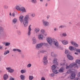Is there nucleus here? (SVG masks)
<instances>
[{
  "mask_svg": "<svg viewBox=\"0 0 80 80\" xmlns=\"http://www.w3.org/2000/svg\"><path fill=\"white\" fill-rule=\"evenodd\" d=\"M29 16L30 15L28 14L26 15L23 19V18L24 16L23 15L20 16L19 18L20 22L21 23H22L23 22V24L25 27H27V26H28V20L30 19Z\"/></svg>",
  "mask_w": 80,
  "mask_h": 80,
  "instance_id": "obj_1",
  "label": "nucleus"
},
{
  "mask_svg": "<svg viewBox=\"0 0 80 80\" xmlns=\"http://www.w3.org/2000/svg\"><path fill=\"white\" fill-rule=\"evenodd\" d=\"M74 66H75V67H76L77 68H78V66L77 64V63L75 62H73L69 66H66V69H68V68H73Z\"/></svg>",
  "mask_w": 80,
  "mask_h": 80,
  "instance_id": "obj_2",
  "label": "nucleus"
},
{
  "mask_svg": "<svg viewBox=\"0 0 80 80\" xmlns=\"http://www.w3.org/2000/svg\"><path fill=\"white\" fill-rule=\"evenodd\" d=\"M54 39L55 38H54L52 39L51 38H48L47 39V40L50 45V46H52V44H53V41Z\"/></svg>",
  "mask_w": 80,
  "mask_h": 80,
  "instance_id": "obj_3",
  "label": "nucleus"
},
{
  "mask_svg": "<svg viewBox=\"0 0 80 80\" xmlns=\"http://www.w3.org/2000/svg\"><path fill=\"white\" fill-rule=\"evenodd\" d=\"M52 43L56 47H57V48H59V46H58V42L56 39H54V40L53 41Z\"/></svg>",
  "mask_w": 80,
  "mask_h": 80,
  "instance_id": "obj_4",
  "label": "nucleus"
},
{
  "mask_svg": "<svg viewBox=\"0 0 80 80\" xmlns=\"http://www.w3.org/2000/svg\"><path fill=\"white\" fill-rule=\"evenodd\" d=\"M42 62L44 65H47V63L48 62V61H47V57L46 56H45L43 58Z\"/></svg>",
  "mask_w": 80,
  "mask_h": 80,
  "instance_id": "obj_5",
  "label": "nucleus"
},
{
  "mask_svg": "<svg viewBox=\"0 0 80 80\" xmlns=\"http://www.w3.org/2000/svg\"><path fill=\"white\" fill-rule=\"evenodd\" d=\"M6 69L8 70V72H9V73H13L14 72V70L12 69V68L10 67L6 68Z\"/></svg>",
  "mask_w": 80,
  "mask_h": 80,
  "instance_id": "obj_6",
  "label": "nucleus"
},
{
  "mask_svg": "<svg viewBox=\"0 0 80 80\" xmlns=\"http://www.w3.org/2000/svg\"><path fill=\"white\" fill-rule=\"evenodd\" d=\"M42 46H43V43L41 42L36 45V48H41Z\"/></svg>",
  "mask_w": 80,
  "mask_h": 80,
  "instance_id": "obj_7",
  "label": "nucleus"
},
{
  "mask_svg": "<svg viewBox=\"0 0 80 80\" xmlns=\"http://www.w3.org/2000/svg\"><path fill=\"white\" fill-rule=\"evenodd\" d=\"M42 46H43V43L41 42L36 45V48H41Z\"/></svg>",
  "mask_w": 80,
  "mask_h": 80,
  "instance_id": "obj_8",
  "label": "nucleus"
},
{
  "mask_svg": "<svg viewBox=\"0 0 80 80\" xmlns=\"http://www.w3.org/2000/svg\"><path fill=\"white\" fill-rule=\"evenodd\" d=\"M43 24L44 26H45V27H47V26L49 25V22L47 21H43Z\"/></svg>",
  "mask_w": 80,
  "mask_h": 80,
  "instance_id": "obj_9",
  "label": "nucleus"
},
{
  "mask_svg": "<svg viewBox=\"0 0 80 80\" xmlns=\"http://www.w3.org/2000/svg\"><path fill=\"white\" fill-rule=\"evenodd\" d=\"M75 77V73L74 72H73L71 73V76H70V78L71 80L74 79Z\"/></svg>",
  "mask_w": 80,
  "mask_h": 80,
  "instance_id": "obj_10",
  "label": "nucleus"
},
{
  "mask_svg": "<svg viewBox=\"0 0 80 80\" xmlns=\"http://www.w3.org/2000/svg\"><path fill=\"white\" fill-rule=\"evenodd\" d=\"M67 57L69 60H73V58L72 56L70 55L69 54H68L67 55Z\"/></svg>",
  "mask_w": 80,
  "mask_h": 80,
  "instance_id": "obj_11",
  "label": "nucleus"
},
{
  "mask_svg": "<svg viewBox=\"0 0 80 80\" xmlns=\"http://www.w3.org/2000/svg\"><path fill=\"white\" fill-rule=\"evenodd\" d=\"M8 78V76L7 74H5L3 76V79L4 80H7Z\"/></svg>",
  "mask_w": 80,
  "mask_h": 80,
  "instance_id": "obj_12",
  "label": "nucleus"
},
{
  "mask_svg": "<svg viewBox=\"0 0 80 80\" xmlns=\"http://www.w3.org/2000/svg\"><path fill=\"white\" fill-rule=\"evenodd\" d=\"M31 26V25H30L28 27V35L29 36L30 35V33L31 32V30H32V29L31 28H30V27Z\"/></svg>",
  "mask_w": 80,
  "mask_h": 80,
  "instance_id": "obj_13",
  "label": "nucleus"
},
{
  "mask_svg": "<svg viewBox=\"0 0 80 80\" xmlns=\"http://www.w3.org/2000/svg\"><path fill=\"white\" fill-rule=\"evenodd\" d=\"M17 22V18H14L12 20V23H13L14 24H16Z\"/></svg>",
  "mask_w": 80,
  "mask_h": 80,
  "instance_id": "obj_14",
  "label": "nucleus"
},
{
  "mask_svg": "<svg viewBox=\"0 0 80 80\" xmlns=\"http://www.w3.org/2000/svg\"><path fill=\"white\" fill-rule=\"evenodd\" d=\"M65 69V68L63 67H62L59 70V72L60 73H63L64 72V70Z\"/></svg>",
  "mask_w": 80,
  "mask_h": 80,
  "instance_id": "obj_15",
  "label": "nucleus"
},
{
  "mask_svg": "<svg viewBox=\"0 0 80 80\" xmlns=\"http://www.w3.org/2000/svg\"><path fill=\"white\" fill-rule=\"evenodd\" d=\"M53 62L54 64L56 65H58V62H57V59L56 58H55L53 59Z\"/></svg>",
  "mask_w": 80,
  "mask_h": 80,
  "instance_id": "obj_16",
  "label": "nucleus"
},
{
  "mask_svg": "<svg viewBox=\"0 0 80 80\" xmlns=\"http://www.w3.org/2000/svg\"><path fill=\"white\" fill-rule=\"evenodd\" d=\"M13 52H15L16 51L17 52H19V53L22 52V51L21 50L19 49H13Z\"/></svg>",
  "mask_w": 80,
  "mask_h": 80,
  "instance_id": "obj_17",
  "label": "nucleus"
},
{
  "mask_svg": "<svg viewBox=\"0 0 80 80\" xmlns=\"http://www.w3.org/2000/svg\"><path fill=\"white\" fill-rule=\"evenodd\" d=\"M32 40L33 42V44H35V43H37V40H36V38H33L32 39Z\"/></svg>",
  "mask_w": 80,
  "mask_h": 80,
  "instance_id": "obj_18",
  "label": "nucleus"
},
{
  "mask_svg": "<svg viewBox=\"0 0 80 80\" xmlns=\"http://www.w3.org/2000/svg\"><path fill=\"white\" fill-rule=\"evenodd\" d=\"M20 78L22 80H24L25 79V76L24 75H21L20 76Z\"/></svg>",
  "mask_w": 80,
  "mask_h": 80,
  "instance_id": "obj_19",
  "label": "nucleus"
},
{
  "mask_svg": "<svg viewBox=\"0 0 80 80\" xmlns=\"http://www.w3.org/2000/svg\"><path fill=\"white\" fill-rule=\"evenodd\" d=\"M52 72L55 74H57L58 73V70L57 69H53L52 70Z\"/></svg>",
  "mask_w": 80,
  "mask_h": 80,
  "instance_id": "obj_20",
  "label": "nucleus"
},
{
  "mask_svg": "<svg viewBox=\"0 0 80 80\" xmlns=\"http://www.w3.org/2000/svg\"><path fill=\"white\" fill-rule=\"evenodd\" d=\"M7 36V34L5 32H4V29H3V32L2 33V37L3 38Z\"/></svg>",
  "mask_w": 80,
  "mask_h": 80,
  "instance_id": "obj_21",
  "label": "nucleus"
},
{
  "mask_svg": "<svg viewBox=\"0 0 80 80\" xmlns=\"http://www.w3.org/2000/svg\"><path fill=\"white\" fill-rule=\"evenodd\" d=\"M62 43L63 45H67L68 44V41L66 40H64L62 41Z\"/></svg>",
  "mask_w": 80,
  "mask_h": 80,
  "instance_id": "obj_22",
  "label": "nucleus"
},
{
  "mask_svg": "<svg viewBox=\"0 0 80 80\" xmlns=\"http://www.w3.org/2000/svg\"><path fill=\"white\" fill-rule=\"evenodd\" d=\"M3 32V28L0 27V35Z\"/></svg>",
  "mask_w": 80,
  "mask_h": 80,
  "instance_id": "obj_23",
  "label": "nucleus"
},
{
  "mask_svg": "<svg viewBox=\"0 0 80 80\" xmlns=\"http://www.w3.org/2000/svg\"><path fill=\"white\" fill-rule=\"evenodd\" d=\"M43 38V36L42 34H40L39 35L38 38L40 40H42Z\"/></svg>",
  "mask_w": 80,
  "mask_h": 80,
  "instance_id": "obj_24",
  "label": "nucleus"
},
{
  "mask_svg": "<svg viewBox=\"0 0 80 80\" xmlns=\"http://www.w3.org/2000/svg\"><path fill=\"white\" fill-rule=\"evenodd\" d=\"M57 66L55 65H53L52 66V68L51 69L52 70H55V69Z\"/></svg>",
  "mask_w": 80,
  "mask_h": 80,
  "instance_id": "obj_25",
  "label": "nucleus"
},
{
  "mask_svg": "<svg viewBox=\"0 0 80 80\" xmlns=\"http://www.w3.org/2000/svg\"><path fill=\"white\" fill-rule=\"evenodd\" d=\"M35 30L36 33H37L38 32H40V29L38 28H35Z\"/></svg>",
  "mask_w": 80,
  "mask_h": 80,
  "instance_id": "obj_26",
  "label": "nucleus"
},
{
  "mask_svg": "<svg viewBox=\"0 0 80 80\" xmlns=\"http://www.w3.org/2000/svg\"><path fill=\"white\" fill-rule=\"evenodd\" d=\"M30 2H31V3H34V4L37 3V0H31Z\"/></svg>",
  "mask_w": 80,
  "mask_h": 80,
  "instance_id": "obj_27",
  "label": "nucleus"
},
{
  "mask_svg": "<svg viewBox=\"0 0 80 80\" xmlns=\"http://www.w3.org/2000/svg\"><path fill=\"white\" fill-rule=\"evenodd\" d=\"M21 10L20 11H22V12H26L25 11V8L23 7H22L20 8Z\"/></svg>",
  "mask_w": 80,
  "mask_h": 80,
  "instance_id": "obj_28",
  "label": "nucleus"
},
{
  "mask_svg": "<svg viewBox=\"0 0 80 80\" xmlns=\"http://www.w3.org/2000/svg\"><path fill=\"white\" fill-rule=\"evenodd\" d=\"M51 57H52L53 58L55 57H56V55L55 54V53L53 52H52L51 53Z\"/></svg>",
  "mask_w": 80,
  "mask_h": 80,
  "instance_id": "obj_29",
  "label": "nucleus"
},
{
  "mask_svg": "<svg viewBox=\"0 0 80 80\" xmlns=\"http://www.w3.org/2000/svg\"><path fill=\"white\" fill-rule=\"evenodd\" d=\"M10 53V51L8 50H6L4 52V55H6L7 54H8V53Z\"/></svg>",
  "mask_w": 80,
  "mask_h": 80,
  "instance_id": "obj_30",
  "label": "nucleus"
},
{
  "mask_svg": "<svg viewBox=\"0 0 80 80\" xmlns=\"http://www.w3.org/2000/svg\"><path fill=\"white\" fill-rule=\"evenodd\" d=\"M30 16L32 18H33L35 17V14L34 13H31L30 14Z\"/></svg>",
  "mask_w": 80,
  "mask_h": 80,
  "instance_id": "obj_31",
  "label": "nucleus"
},
{
  "mask_svg": "<svg viewBox=\"0 0 80 80\" xmlns=\"http://www.w3.org/2000/svg\"><path fill=\"white\" fill-rule=\"evenodd\" d=\"M3 8L4 9H8V6L6 5H3Z\"/></svg>",
  "mask_w": 80,
  "mask_h": 80,
  "instance_id": "obj_32",
  "label": "nucleus"
},
{
  "mask_svg": "<svg viewBox=\"0 0 80 80\" xmlns=\"http://www.w3.org/2000/svg\"><path fill=\"white\" fill-rule=\"evenodd\" d=\"M69 48L70 50H74V48L72 46H69Z\"/></svg>",
  "mask_w": 80,
  "mask_h": 80,
  "instance_id": "obj_33",
  "label": "nucleus"
},
{
  "mask_svg": "<svg viewBox=\"0 0 80 80\" xmlns=\"http://www.w3.org/2000/svg\"><path fill=\"white\" fill-rule=\"evenodd\" d=\"M45 52V51L44 50H42L41 51H39L38 52V54H40V53H44Z\"/></svg>",
  "mask_w": 80,
  "mask_h": 80,
  "instance_id": "obj_34",
  "label": "nucleus"
},
{
  "mask_svg": "<svg viewBox=\"0 0 80 80\" xmlns=\"http://www.w3.org/2000/svg\"><path fill=\"white\" fill-rule=\"evenodd\" d=\"M20 8L19 6H16V8L17 10H21V9L20 8Z\"/></svg>",
  "mask_w": 80,
  "mask_h": 80,
  "instance_id": "obj_35",
  "label": "nucleus"
},
{
  "mask_svg": "<svg viewBox=\"0 0 80 80\" xmlns=\"http://www.w3.org/2000/svg\"><path fill=\"white\" fill-rule=\"evenodd\" d=\"M29 80H32L33 79V77L32 76H29Z\"/></svg>",
  "mask_w": 80,
  "mask_h": 80,
  "instance_id": "obj_36",
  "label": "nucleus"
},
{
  "mask_svg": "<svg viewBox=\"0 0 80 80\" xmlns=\"http://www.w3.org/2000/svg\"><path fill=\"white\" fill-rule=\"evenodd\" d=\"M27 72V71L26 70H21V73H25Z\"/></svg>",
  "mask_w": 80,
  "mask_h": 80,
  "instance_id": "obj_37",
  "label": "nucleus"
},
{
  "mask_svg": "<svg viewBox=\"0 0 80 80\" xmlns=\"http://www.w3.org/2000/svg\"><path fill=\"white\" fill-rule=\"evenodd\" d=\"M42 45H43V46H48V44L47 42H43L42 43Z\"/></svg>",
  "mask_w": 80,
  "mask_h": 80,
  "instance_id": "obj_38",
  "label": "nucleus"
},
{
  "mask_svg": "<svg viewBox=\"0 0 80 80\" xmlns=\"http://www.w3.org/2000/svg\"><path fill=\"white\" fill-rule=\"evenodd\" d=\"M5 46H9V45H10V43L9 42H5Z\"/></svg>",
  "mask_w": 80,
  "mask_h": 80,
  "instance_id": "obj_39",
  "label": "nucleus"
},
{
  "mask_svg": "<svg viewBox=\"0 0 80 80\" xmlns=\"http://www.w3.org/2000/svg\"><path fill=\"white\" fill-rule=\"evenodd\" d=\"M62 36H63V37H67V33H66V32H63L62 33Z\"/></svg>",
  "mask_w": 80,
  "mask_h": 80,
  "instance_id": "obj_40",
  "label": "nucleus"
},
{
  "mask_svg": "<svg viewBox=\"0 0 80 80\" xmlns=\"http://www.w3.org/2000/svg\"><path fill=\"white\" fill-rule=\"evenodd\" d=\"M40 32L42 34H44L45 33V30L44 29H41Z\"/></svg>",
  "mask_w": 80,
  "mask_h": 80,
  "instance_id": "obj_41",
  "label": "nucleus"
},
{
  "mask_svg": "<svg viewBox=\"0 0 80 80\" xmlns=\"http://www.w3.org/2000/svg\"><path fill=\"white\" fill-rule=\"evenodd\" d=\"M76 63H78V64H80V60L77 59L76 60Z\"/></svg>",
  "mask_w": 80,
  "mask_h": 80,
  "instance_id": "obj_42",
  "label": "nucleus"
},
{
  "mask_svg": "<svg viewBox=\"0 0 80 80\" xmlns=\"http://www.w3.org/2000/svg\"><path fill=\"white\" fill-rule=\"evenodd\" d=\"M27 67L28 68H30V67H32V64L31 63H29L27 65Z\"/></svg>",
  "mask_w": 80,
  "mask_h": 80,
  "instance_id": "obj_43",
  "label": "nucleus"
},
{
  "mask_svg": "<svg viewBox=\"0 0 80 80\" xmlns=\"http://www.w3.org/2000/svg\"><path fill=\"white\" fill-rule=\"evenodd\" d=\"M17 32L18 34L19 35H21V32H20V31L18 30L17 31Z\"/></svg>",
  "mask_w": 80,
  "mask_h": 80,
  "instance_id": "obj_44",
  "label": "nucleus"
},
{
  "mask_svg": "<svg viewBox=\"0 0 80 80\" xmlns=\"http://www.w3.org/2000/svg\"><path fill=\"white\" fill-rule=\"evenodd\" d=\"M67 72L68 73H71L72 72V71L71 69H69L68 71H67Z\"/></svg>",
  "mask_w": 80,
  "mask_h": 80,
  "instance_id": "obj_45",
  "label": "nucleus"
},
{
  "mask_svg": "<svg viewBox=\"0 0 80 80\" xmlns=\"http://www.w3.org/2000/svg\"><path fill=\"white\" fill-rule=\"evenodd\" d=\"M9 80H15V78L10 76L9 78Z\"/></svg>",
  "mask_w": 80,
  "mask_h": 80,
  "instance_id": "obj_46",
  "label": "nucleus"
},
{
  "mask_svg": "<svg viewBox=\"0 0 80 80\" xmlns=\"http://www.w3.org/2000/svg\"><path fill=\"white\" fill-rule=\"evenodd\" d=\"M71 43L72 44V45H73V46H74V45H75V42L73 41L71 42Z\"/></svg>",
  "mask_w": 80,
  "mask_h": 80,
  "instance_id": "obj_47",
  "label": "nucleus"
},
{
  "mask_svg": "<svg viewBox=\"0 0 80 80\" xmlns=\"http://www.w3.org/2000/svg\"><path fill=\"white\" fill-rule=\"evenodd\" d=\"M65 26L63 25H61L59 26V28H64L65 27Z\"/></svg>",
  "mask_w": 80,
  "mask_h": 80,
  "instance_id": "obj_48",
  "label": "nucleus"
},
{
  "mask_svg": "<svg viewBox=\"0 0 80 80\" xmlns=\"http://www.w3.org/2000/svg\"><path fill=\"white\" fill-rule=\"evenodd\" d=\"M50 75L51 77H54V76H55V74H54V73H52L50 74Z\"/></svg>",
  "mask_w": 80,
  "mask_h": 80,
  "instance_id": "obj_49",
  "label": "nucleus"
},
{
  "mask_svg": "<svg viewBox=\"0 0 80 80\" xmlns=\"http://www.w3.org/2000/svg\"><path fill=\"white\" fill-rule=\"evenodd\" d=\"M75 47H78V45L77 44V43H75V44L74 45Z\"/></svg>",
  "mask_w": 80,
  "mask_h": 80,
  "instance_id": "obj_50",
  "label": "nucleus"
},
{
  "mask_svg": "<svg viewBox=\"0 0 80 80\" xmlns=\"http://www.w3.org/2000/svg\"><path fill=\"white\" fill-rule=\"evenodd\" d=\"M68 52H69L68 51V50H66L65 51V53H69Z\"/></svg>",
  "mask_w": 80,
  "mask_h": 80,
  "instance_id": "obj_51",
  "label": "nucleus"
},
{
  "mask_svg": "<svg viewBox=\"0 0 80 80\" xmlns=\"http://www.w3.org/2000/svg\"><path fill=\"white\" fill-rule=\"evenodd\" d=\"M76 51L77 52H79V53H80V49H76Z\"/></svg>",
  "mask_w": 80,
  "mask_h": 80,
  "instance_id": "obj_52",
  "label": "nucleus"
},
{
  "mask_svg": "<svg viewBox=\"0 0 80 80\" xmlns=\"http://www.w3.org/2000/svg\"><path fill=\"white\" fill-rule=\"evenodd\" d=\"M21 57L22 58H24L25 57V55H23V54H22Z\"/></svg>",
  "mask_w": 80,
  "mask_h": 80,
  "instance_id": "obj_53",
  "label": "nucleus"
},
{
  "mask_svg": "<svg viewBox=\"0 0 80 80\" xmlns=\"http://www.w3.org/2000/svg\"><path fill=\"white\" fill-rule=\"evenodd\" d=\"M15 14L14 12H13L12 14V17H15Z\"/></svg>",
  "mask_w": 80,
  "mask_h": 80,
  "instance_id": "obj_54",
  "label": "nucleus"
},
{
  "mask_svg": "<svg viewBox=\"0 0 80 80\" xmlns=\"http://www.w3.org/2000/svg\"><path fill=\"white\" fill-rule=\"evenodd\" d=\"M77 76L78 77H80V72H79L77 75Z\"/></svg>",
  "mask_w": 80,
  "mask_h": 80,
  "instance_id": "obj_55",
  "label": "nucleus"
},
{
  "mask_svg": "<svg viewBox=\"0 0 80 80\" xmlns=\"http://www.w3.org/2000/svg\"><path fill=\"white\" fill-rule=\"evenodd\" d=\"M0 50H3V46H0Z\"/></svg>",
  "mask_w": 80,
  "mask_h": 80,
  "instance_id": "obj_56",
  "label": "nucleus"
},
{
  "mask_svg": "<svg viewBox=\"0 0 80 80\" xmlns=\"http://www.w3.org/2000/svg\"><path fill=\"white\" fill-rule=\"evenodd\" d=\"M47 18L48 19V18H50V15H47Z\"/></svg>",
  "mask_w": 80,
  "mask_h": 80,
  "instance_id": "obj_57",
  "label": "nucleus"
},
{
  "mask_svg": "<svg viewBox=\"0 0 80 80\" xmlns=\"http://www.w3.org/2000/svg\"><path fill=\"white\" fill-rule=\"evenodd\" d=\"M41 80H45V79L43 77H42L41 78Z\"/></svg>",
  "mask_w": 80,
  "mask_h": 80,
  "instance_id": "obj_58",
  "label": "nucleus"
},
{
  "mask_svg": "<svg viewBox=\"0 0 80 80\" xmlns=\"http://www.w3.org/2000/svg\"><path fill=\"white\" fill-rule=\"evenodd\" d=\"M48 6V3H46L45 4V7H47V6Z\"/></svg>",
  "mask_w": 80,
  "mask_h": 80,
  "instance_id": "obj_59",
  "label": "nucleus"
},
{
  "mask_svg": "<svg viewBox=\"0 0 80 80\" xmlns=\"http://www.w3.org/2000/svg\"><path fill=\"white\" fill-rule=\"evenodd\" d=\"M5 43H6V42H2V44L5 45Z\"/></svg>",
  "mask_w": 80,
  "mask_h": 80,
  "instance_id": "obj_60",
  "label": "nucleus"
},
{
  "mask_svg": "<svg viewBox=\"0 0 80 80\" xmlns=\"http://www.w3.org/2000/svg\"><path fill=\"white\" fill-rule=\"evenodd\" d=\"M75 54H76V55H78V53L77 52H75L74 53Z\"/></svg>",
  "mask_w": 80,
  "mask_h": 80,
  "instance_id": "obj_61",
  "label": "nucleus"
},
{
  "mask_svg": "<svg viewBox=\"0 0 80 80\" xmlns=\"http://www.w3.org/2000/svg\"><path fill=\"white\" fill-rule=\"evenodd\" d=\"M9 15L10 16H11L12 15V14L11 13V12H10L9 13Z\"/></svg>",
  "mask_w": 80,
  "mask_h": 80,
  "instance_id": "obj_62",
  "label": "nucleus"
},
{
  "mask_svg": "<svg viewBox=\"0 0 80 80\" xmlns=\"http://www.w3.org/2000/svg\"><path fill=\"white\" fill-rule=\"evenodd\" d=\"M40 2H43V0H40Z\"/></svg>",
  "mask_w": 80,
  "mask_h": 80,
  "instance_id": "obj_63",
  "label": "nucleus"
},
{
  "mask_svg": "<svg viewBox=\"0 0 80 80\" xmlns=\"http://www.w3.org/2000/svg\"><path fill=\"white\" fill-rule=\"evenodd\" d=\"M54 30H55V31H56V30H57V28H54Z\"/></svg>",
  "mask_w": 80,
  "mask_h": 80,
  "instance_id": "obj_64",
  "label": "nucleus"
}]
</instances>
